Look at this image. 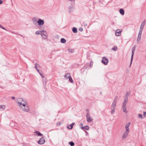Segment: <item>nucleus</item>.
Listing matches in <instances>:
<instances>
[{"label":"nucleus","mask_w":146,"mask_h":146,"mask_svg":"<svg viewBox=\"0 0 146 146\" xmlns=\"http://www.w3.org/2000/svg\"><path fill=\"white\" fill-rule=\"evenodd\" d=\"M18 106L20 109L26 112L29 110V108L26 102L22 98H19L17 99Z\"/></svg>","instance_id":"obj_1"},{"label":"nucleus","mask_w":146,"mask_h":146,"mask_svg":"<svg viewBox=\"0 0 146 146\" xmlns=\"http://www.w3.org/2000/svg\"><path fill=\"white\" fill-rule=\"evenodd\" d=\"M136 48V46L134 45V46L132 48V54L131 56V62L130 64V66H131L132 62V60L133 59V57L134 55V52Z\"/></svg>","instance_id":"obj_2"},{"label":"nucleus","mask_w":146,"mask_h":146,"mask_svg":"<svg viewBox=\"0 0 146 146\" xmlns=\"http://www.w3.org/2000/svg\"><path fill=\"white\" fill-rule=\"evenodd\" d=\"M101 62L104 65H107L108 63V59L105 57H103L101 60Z\"/></svg>","instance_id":"obj_3"},{"label":"nucleus","mask_w":146,"mask_h":146,"mask_svg":"<svg viewBox=\"0 0 146 146\" xmlns=\"http://www.w3.org/2000/svg\"><path fill=\"white\" fill-rule=\"evenodd\" d=\"M64 77L66 79H69V81L70 82H73V80L70 76V74L67 73L64 76Z\"/></svg>","instance_id":"obj_4"},{"label":"nucleus","mask_w":146,"mask_h":146,"mask_svg":"<svg viewBox=\"0 0 146 146\" xmlns=\"http://www.w3.org/2000/svg\"><path fill=\"white\" fill-rule=\"evenodd\" d=\"M116 101H115V100H114L113 103L112 104V106H111V113L112 114L115 111V107L116 106Z\"/></svg>","instance_id":"obj_5"},{"label":"nucleus","mask_w":146,"mask_h":146,"mask_svg":"<svg viewBox=\"0 0 146 146\" xmlns=\"http://www.w3.org/2000/svg\"><path fill=\"white\" fill-rule=\"evenodd\" d=\"M42 31V32H41V35L44 39L47 38V33L46 31L44 30Z\"/></svg>","instance_id":"obj_6"},{"label":"nucleus","mask_w":146,"mask_h":146,"mask_svg":"<svg viewBox=\"0 0 146 146\" xmlns=\"http://www.w3.org/2000/svg\"><path fill=\"white\" fill-rule=\"evenodd\" d=\"M86 119L87 121L88 122H90L93 121V119L90 116V115L88 113L87 114Z\"/></svg>","instance_id":"obj_7"},{"label":"nucleus","mask_w":146,"mask_h":146,"mask_svg":"<svg viewBox=\"0 0 146 146\" xmlns=\"http://www.w3.org/2000/svg\"><path fill=\"white\" fill-rule=\"evenodd\" d=\"M32 21L35 25L37 26L38 23V20L36 17H34L32 19Z\"/></svg>","instance_id":"obj_8"},{"label":"nucleus","mask_w":146,"mask_h":146,"mask_svg":"<svg viewBox=\"0 0 146 146\" xmlns=\"http://www.w3.org/2000/svg\"><path fill=\"white\" fill-rule=\"evenodd\" d=\"M44 23V21L43 20L41 19H38L37 25H39V26L42 25H43Z\"/></svg>","instance_id":"obj_9"},{"label":"nucleus","mask_w":146,"mask_h":146,"mask_svg":"<svg viewBox=\"0 0 146 146\" xmlns=\"http://www.w3.org/2000/svg\"><path fill=\"white\" fill-rule=\"evenodd\" d=\"M45 140L44 139L41 138L39 139L38 143V144H42L45 143Z\"/></svg>","instance_id":"obj_10"},{"label":"nucleus","mask_w":146,"mask_h":146,"mask_svg":"<svg viewBox=\"0 0 146 146\" xmlns=\"http://www.w3.org/2000/svg\"><path fill=\"white\" fill-rule=\"evenodd\" d=\"M146 20H144L142 23L140 29L143 30L144 26L145 24Z\"/></svg>","instance_id":"obj_11"},{"label":"nucleus","mask_w":146,"mask_h":146,"mask_svg":"<svg viewBox=\"0 0 146 146\" xmlns=\"http://www.w3.org/2000/svg\"><path fill=\"white\" fill-rule=\"evenodd\" d=\"M121 31L119 29H117L116 31L115 35L116 36H119L121 35Z\"/></svg>","instance_id":"obj_12"},{"label":"nucleus","mask_w":146,"mask_h":146,"mask_svg":"<svg viewBox=\"0 0 146 146\" xmlns=\"http://www.w3.org/2000/svg\"><path fill=\"white\" fill-rule=\"evenodd\" d=\"M131 124L130 122H129V123H127L125 126V128L126 129V131H129V129L128 128V127H129Z\"/></svg>","instance_id":"obj_13"},{"label":"nucleus","mask_w":146,"mask_h":146,"mask_svg":"<svg viewBox=\"0 0 146 146\" xmlns=\"http://www.w3.org/2000/svg\"><path fill=\"white\" fill-rule=\"evenodd\" d=\"M129 131H126L123 136V138H125L127 135Z\"/></svg>","instance_id":"obj_14"},{"label":"nucleus","mask_w":146,"mask_h":146,"mask_svg":"<svg viewBox=\"0 0 146 146\" xmlns=\"http://www.w3.org/2000/svg\"><path fill=\"white\" fill-rule=\"evenodd\" d=\"M119 11L120 14L122 15H123L124 14V10L122 9H120L119 10Z\"/></svg>","instance_id":"obj_15"},{"label":"nucleus","mask_w":146,"mask_h":146,"mask_svg":"<svg viewBox=\"0 0 146 146\" xmlns=\"http://www.w3.org/2000/svg\"><path fill=\"white\" fill-rule=\"evenodd\" d=\"M72 31L74 33H76L77 32V29L76 27H73L72 29Z\"/></svg>","instance_id":"obj_16"},{"label":"nucleus","mask_w":146,"mask_h":146,"mask_svg":"<svg viewBox=\"0 0 146 146\" xmlns=\"http://www.w3.org/2000/svg\"><path fill=\"white\" fill-rule=\"evenodd\" d=\"M68 10L69 12H71L73 11V7L72 6H70L68 7Z\"/></svg>","instance_id":"obj_17"},{"label":"nucleus","mask_w":146,"mask_h":146,"mask_svg":"<svg viewBox=\"0 0 146 146\" xmlns=\"http://www.w3.org/2000/svg\"><path fill=\"white\" fill-rule=\"evenodd\" d=\"M141 35L138 34L137 40V42H139L140 41L141 39Z\"/></svg>","instance_id":"obj_18"},{"label":"nucleus","mask_w":146,"mask_h":146,"mask_svg":"<svg viewBox=\"0 0 146 146\" xmlns=\"http://www.w3.org/2000/svg\"><path fill=\"white\" fill-rule=\"evenodd\" d=\"M61 42L63 43H64L66 42V39L63 38H62L60 40Z\"/></svg>","instance_id":"obj_19"},{"label":"nucleus","mask_w":146,"mask_h":146,"mask_svg":"<svg viewBox=\"0 0 146 146\" xmlns=\"http://www.w3.org/2000/svg\"><path fill=\"white\" fill-rule=\"evenodd\" d=\"M127 99H125V101L123 104V106H125L126 105L127 103Z\"/></svg>","instance_id":"obj_20"},{"label":"nucleus","mask_w":146,"mask_h":146,"mask_svg":"<svg viewBox=\"0 0 146 146\" xmlns=\"http://www.w3.org/2000/svg\"><path fill=\"white\" fill-rule=\"evenodd\" d=\"M37 66H39V65L37 64V63H36L35 64V68L36 69V70H37V71L38 72H39V70L38 69V67Z\"/></svg>","instance_id":"obj_21"},{"label":"nucleus","mask_w":146,"mask_h":146,"mask_svg":"<svg viewBox=\"0 0 146 146\" xmlns=\"http://www.w3.org/2000/svg\"><path fill=\"white\" fill-rule=\"evenodd\" d=\"M42 32V31H38L36 32L35 34L36 35H41Z\"/></svg>","instance_id":"obj_22"},{"label":"nucleus","mask_w":146,"mask_h":146,"mask_svg":"<svg viewBox=\"0 0 146 146\" xmlns=\"http://www.w3.org/2000/svg\"><path fill=\"white\" fill-rule=\"evenodd\" d=\"M35 133H36V134L37 135L39 136H42V134L41 133H40L39 132H38V131H35Z\"/></svg>","instance_id":"obj_23"},{"label":"nucleus","mask_w":146,"mask_h":146,"mask_svg":"<svg viewBox=\"0 0 146 146\" xmlns=\"http://www.w3.org/2000/svg\"><path fill=\"white\" fill-rule=\"evenodd\" d=\"M82 129H85L86 130H88L89 129V127L87 125L84 126V127H83L82 128Z\"/></svg>","instance_id":"obj_24"},{"label":"nucleus","mask_w":146,"mask_h":146,"mask_svg":"<svg viewBox=\"0 0 146 146\" xmlns=\"http://www.w3.org/2000/svg\"><path fill=\"white\" fill-rule=\"evenodd\" d=\"M117 49V47L116 46H114L112 48V50L115 51H116Z\"/></svg>","instance_id":"obj_25"},{"label":"nucleus","mask_w":146,"mask_h":146,"mask_svg":"<svg viewBox=\"0 0 146 146\" xmlns=\"http://www.w3.org/2000/svg\"><path fill=\"white\" fill-rule=\"evenodd\" d=\"M68 51L69 52L71 53H73L74 52V50L73 49H68Z\"/></svg>","instance_id":"obj_26"},{"label":"nucleus","mask_w":146,"mask_h":146,"mask_svg":"<svg viewBox=\"0 0 146 146\" xmlns=\"http://www.w3.org/2000/svg\"><path fill=\"white\" fill-rule=\"evenodd\" d=\"M143 29H140L139 32L138 34L141 35Z\"/></svg>","instance_id":"obj_27"},{"label":"nucleus","mask_w":146,"mask_h":146,"mask_svg":"<svg viewBox=\"0 0 146 146\" xmlns=\"http://www.w3.org/2000/svg\"><path fill=\"white\" fill-rule=\"evenodd\" d=\"M67 127L68 128L70 129H71L72 128L73 126H72V125H71V124L70 125H68Z\"/></svg>","instance_id":"obj_28"},{"label":"nucleus","mask_w":146,"mask_h":146,"mask_svg":"<svg viewBox=\"0 0 146 146\" xmlns=\"http://www.w3.org/2000/svg\"><path fill=\"white\" fill-rule=\"evenodd\" d=\"M123 112H126V108L125 106H123Z\"/></svg>","instance_id":"obj_29"},{"label":"nucleus","mask_w":146,"mask_h":146,"mask_svg":"<svg viewBox=\"0 0 146 146\" xmlns=\"http://www.w3.org/2000/svg\"><path fill=\"white\" fill-rule=\"evenodd\" d=\"M93 62L92 61H91L90 62V64H89V65H87V67L88 66H91L92 65H93Z\"/></svg>","instance_id":"obj_30"},{"label":"nucleus","mask_w":146,"mask_h":146,"mask_svg":"<svg viewBox=\"0 0 146 146\" xmlns=\"http://www.w3.org/2000/svg\"><path fill=\"white\" fill-rule=\"evenodd\" d=\"M69 144L71 146H73L74 145V143L72 142H70Z\"/></svg>","instance_id":"obj_31"},{"label":"nucleus","mask_w":146,"mask_h":146,"mask_svg":"<svg viewBox=\"0 0 146 146\" xmlns=\"http://www.w3.org/2000/svg\"><path fill=\"white\" fill-rule=\"evenodd\" d=\"M83 24L85 27H86L87 26V24L85 22H84L83 23Z\"/></svg>","instance_id":"obj_32"},{"label":"nucleus","mask_w":146,"mask_h":146,"mask_svg":"<svg viewBox=\"0 0 146 146\" xmlns=\"http://www.w3.org/2000/svg\"><path fill=\"white\" fill-rule=\"evenodd\" d=\"M38 72L39 73L42 78H44V76L40 72L39 70V72Z\"/></svg>","instance_id":"obj_33"},{"label":"nucleus","mask_w":146,"mask_h":146,"mask_svg":"<svg viewBox=\"0 0 146 146\" xmlns=\"http://www.w3.org/2000/svg\"><path fill=\"white\" fill-rule=\"evenodd\" d=\"M128 94V93L127 92L125 94V98L126 99H127V96Z\"/></svg>","instance_id":"obj_34"},{"label":"nucleus","mask_w":146,"mask_h":146,"mask_svg":"<svg viewBox=\"0 0 146 146\" xmlns=\"http://www.w3.org/2000/svg\"><path fill=\"white\" fill-rule=\"evenodd\" d=\"M1 108L2 109H4L5 108V106L3 105L1 106Z\"/></svg>","instance_id":"obj_35"},{"label":"nucleus","mask_w":146,"mask_h":146,"mask_svg":"<svg viewBox=\"0 0 146 146\" xmlns=\"http://www.w3.org/2000/svg\"><path fill=\"white\" fill-rule=\"evenodd\" d=\"M139 117L140 118H142V115L141 114H139L138 115Z\"/></svg>","instance_id":"obj_36"},{"label":"nucleus","mask_w":146,"mask_h":146,"mask_svg":"<svg viewBox=\"0 0 146 146\" xmlns=\"http://www.w3.org/2000/svg\"><path fill=\"white\" fill-rule=\"evenodd\" d=\"M2 28V29H4L5 30V31H7V30L5 28H4V27H3L2 26V28Z\"/></svg>","instance_id":"obj_37"},{"label":"nucleus","mask_w":146,"mask_h":146,"mask_svg":"<svg viewBox=\"0 0 146 146\" xmlns=\"http://www.w3.org/2000/svg\"><path fill=\"white\" fill-rule=\"evenodd\" d=\"M79 30L81 31H83V29L82 27H80L79 28Z\"/></svg>","instance_id":"obj_38"},{"label":"nucleus","mask_w":146,"mask_h":146,"mask_svg":"<svg viewBox=\"0 0 146 146\" xmlns=\"http://www.w3.org/2000/svg\"><path fill=\"white\" fill-rule=\"evenodd\" d=\"M57 125H61V123L59 122L57 124Z\"/></svg>","instance_id":"obj_39"},{"label":"nucleus","mask_w":146,"mask_h":146,"mask_svg":"<svg viewBox=\"0 0 146 146\" xmlns=\"http://www.w3.org/2000/svg\"><path fill=\"white\" fill-rule=\"evenodd\" d=\"M3 2V1L2 0H0V4H2Z\"/></svg>","instance_id":"obj_40"},{"label":"nucleus","mask_w":146,"mask_h":146,"mask_svg":"<svg viewBox=\"0 0 146 146\" xmlns=\"http://www.w3.org/2000/svg\"><path fill=\"white\" fill-rule=\"evenodd\" d=\"M143 115L144 116H145V115L146 114V112H145V111H143Z\"/></svg>","instance_id":"obj_41"},{"label":"nucleus","mask_w":146,"mask_h":146,"mask_svg":"<svg viewBox=\"0 0 146 146\" xmlns=\"http://www.w3.org/2000/svg\"><path fill=\"white\" fill-rule=\"evenodd\" d=\"M74 124V123H72V124H71V125H72V126L73 127V125Z\"/></svg>","instance_id":"obj_42"},{"label":"nucleus","mask_w":146,"mask_h":146,"mask_svg":"<svg viewBox=\"0 0 146 146\" xmlns=\"http://www.w3.org/2000/svg\"><path fill=\"white\" fill-rule=\"evenodd\" d=\"M68 0L72 2V1H74L75 0Z\"/></svg>","instance_id":"obj_43"},{"label":"nucleus","mask_w":146,"mask_h":146,"mask_svg":"<svg viewBox=\"0 0 146 146\" xmlns=\"http://www.w3.org/2000/svg\"><path fill=\"white\" fill-rule=\"evenodd\" d=\"M12 99H15V98L14 97H12Z\"/></svg>","instance_id":"obj_44"},{"label":"nucleus","mask_w":146,"mask_h":146,"mask_svg":"<svg viewBox=\"0 0 146 146\" xmlns=\"http://www.w3.org/2000/svg\"><path fill=\"white\" fill-rule=\"evenodd\" d=\"M80 126H83V124H82V123H81V124H80Z\"/></svg>","instance_id":"obj_45"},{"label":"nucleus","mask_w":146,"mask_h":146,"mask_svg":"<svg viewBox=\"0 0 146 146\" xmlns=\"http://www.w3.org/2000/svg\"><path fill=\"white\" fill-rule=\"evenodd\" d=\"M2 25L0 24V28H2Z\"/></svg>","instance_id":"obj_46"},{"label":"nucleus","mask_w":146,"mask_h":146,"mask_svg":"<svg viewBox=\"0 0 146 146\" xmlns=\"http://www.w3.org/2000/svg\"><path fill=\"white\" fill-rule=\"evenodd\" d=\"M20 35L21 36L23 37V36H22L21 35Z\"/></svg>","instance_id":"obj_47"}]
</instances>
